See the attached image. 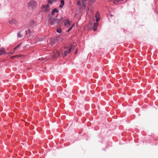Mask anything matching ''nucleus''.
Returning a JSON list of instances; mask_svg holds the SVG:
<instances>
[{
	"label": "nucleus",
	"mask_w": 158,
	"mask_h": 158,
	"mask_svg": "<svg viewBox=\"0 0 158 158\" xmlns=\"http://www.w3.org/2000/svg\"><path fill=\"white\" fill-rule=\"evenodd\" d=\"M18 37L19 38H21L23 36V35L21 34L19 32H18L17 33Z\"/></svg>",
	"instance_id": "15"
},
{
	"label": "nucleus",
	"mask_w": 158,
	"mask_h": 158,
	"mask_svg": "<svg viewBox=\"0 0 158 158\" xmlns=\"http://www.w3.org/2000/svg\"><path fill=\"white\" fill-rule=\"evenodd\" d=\"M17 56H17V57H20L21 56L20 55H17Z\"/></svg>",
	"instance_id": "25"
},
{
	"label": "nucleus",
	"mask_w": 158,
	"mask_h": 158,
	"mask_svg": "<svg viewBox=\"0 0 158 158\" xmlns=\"http://www.w3.org/2000/svg\"><path fill=\"white\" fill-rule=\"evenodd\" d=\"M61 19L57 18L53 19H50V23L52 25L57 26L60 22L61 21Z\"/></svg>",
	"instance_id": "3"
},
{
	"label": "nucleus",
	"mask_w": 158,
	"mask_h": 158,
	"mask_svg": "<svg viewBox=\"0 0 158 158\" xmlns=\"http://www.w3.org/2000/svg\"><path fill=\"white\" fill-rule=\"evenodd\" d=\"M59 10H52L51 13L49 15V18L50 19L54 18H58Z\"/></svg>",
	"instance_id": "1"
},
{
	"label": "nucleus",
	"mask_w": 158,
	"mask_h": 158,
	"mask_svg": "<svg viewBox=\"0 0 158 158\" xmlns=\"http://www.w3.org/2000/svg\"><path fill=\"white\" fill-rule=\"evenodd\" d=\"M77 4L79 6H81V3L79 1L77 2Z\"/></svg>",
	"instance_id": "21"
},
{
	"label": "nucleus",
	"mask_w": 158,
	"mask_h": 158,
	"mask_svg": "<svg viewBox=\"0 0 158 158\" xmlns=\"http://www.w3.org/2000/svg\"><path fill=\"white\" fill-rule=\"evenodd\" d=\"M86 1L85 0H82V5L81 6L82 9H84L83 7H85L86 6Z\"/></svg>",
	"instance_id": "10"
},
{
	"label": "nucleus",
	"mask_w": 158,
	"mask_h": 158,
	"mask_svg": "<svg viewBox=\"0 0 158 158\" xmlns=\"http://www.w3.org/2000/svg\"><path fill=\"white\" fill-rule=\"evenodd\" d=\"M17 55H15V56H11L10 57V58H16V57H17Z\"/></svg>",
	"instance_id": "22"
},
{
	"label": "nucleus",
	"mask_w": 158,
	"mask_h": 158,
	"mask_svg": "<svg viewBox=\"0 0 158 158\" xmlns=\"http://www.w3.org/2000/svg\"><path fill=\"white\" fill-rule=\"evenodd\" d=\"M95 17L96 19V22H98L100 19V14L98 11H97L96 13Z\"/></svg>",
	"instance_id": "5"
},
{
	"label": "nucleus",
	"mask_w": 158,
	"mask_h": 158,
	"mask_svg": "<svg viewBox=\"0 0 158 158\" xmlns=\"http://www.w3.org/2000/svg\"><path fill=\"white\" fill-rule=\"evenodd\" d=\"M87 0H85V1H87Z\"/></svg>",
	"instance_id": "30"
},
{
	"label": "nucleus",
	"mask_w": 158,
	"mask_h": 158,
	"mask_svg": "<svg viewBox=\"0 0 158 158\" xmlns=\"http://www.w3.org/2000/svg\"><path fill=\"white\" fill-rule=\"evenodd\" d=\"M72 46L71 45L70 47H65L64 48V52H62L63 57H64L66 56L69 53L71 50Z\"/></svg>",
	"instance_id": "2"
},
{
	"label": "nucleus",
	"mask_w": 158,
	"mask_h": 158,
	"mask_svg": "<svg viewBox=\"0 0 158 158\" xmlns=\"http://www.w3.org/2000/svg\"><path fill=\"white\" fill-rule=\"evenodd\" d=\"M116 2H119V1H116Z\"/></svg>",
	"instance_id": "29"
},
{
	"label": "nucleus",
	"mask_w": 158,
	"mask_h": 158,
	"mask_svg": "<svg viewBox=\"0 0 158 158\" xmlns=\"http://www.w3.org/2000/svg\"><path fill=\"white\" fill-rule=\"evenodd\" d=\"M49 6L48 5H43L42 6V8H45V10H49Z\"/></svg>",
	"instance_id": "13"
},
{
	"label": "nucleus",
	"mask_w": 158,
	"mask_h": 158,
	"mask_svg": "<svg viewBox=\"0 0 158 158\" xmlns=\"http://www.w3.org/2000/svg\"><path fill=\"white\" fill-rule=\"evenodd\" d=\"M60 53L57 50H54L52 54V57L53 58H56L60 55Z\"/></svg>",
	"instance_id": "4"
},
{
	"label": "nucleus",
	"mask_w": 158,
	"mask_h": 158,
	"mask_svg": "<svg viewBox=\"0 0 158 158\" xmlns=\"http://www.w3.org/2000/svg\"><path fill=\"white\" fill-rule=\"evenodd\" d=\"M57 32L58 33H61V29L60 28H58L57 30Z\"/></svg>",
	"instance_id": "17"
},
{
	"label": "nucleus",
	"mask_w": 158,
	"mask_h": 158,
	"mask_svg": "<svg viewBox=\"0 0 158 158\" xmlns=\"http://www.w3.org/2000/svg\"><path fill=\"white\" fill-rule=\"evenodd\" d=\"M26 33L27 34V33H30V30L29 29L27 31H26Z\"/></svg>",
	"instance_id": "24"
},
{
	"label": "nucleus",
	"mask_w": 158,
	"mask_h": 158,
	"mask_svg": "<svg viewBox=\"0 0 158 158\" xmlns=\"http://www.w3.org/2000/svg\"><path fill=\"white\" fill-rule=\"evenodd\" d=\"M55 40L54 39H52L51 40L50 43L52 45H53L55 43Z\"/></svg>",
	"instance_id": "14"
},
{
	"label": "nucleus",
	"mask_w": 158,
	"mask_h": 158,
	"mask_svg": "<svg viewBox=\"0 0 158 158\" xmlns=\"http://www.w3.org/2000/svg\"><path fill=\"white\" fill-rule=\"evenodd\" d=\"M6 52L5 48H2L0 50V55H2L5 54Z\"/></svg>",
	"instance_id": "9"
},
{
	"label": "nucleus",
	"mask_w": 158,
	"mask_h": 158,
	"mask_svg": "<svg viewBox=\"0 0 158 158\" xmlns=\"http://www.w3.org/2000/svg\"><path fill=\"white\" fill-rule=\"evenodd\" d=\"M35 22L34 21H32L31 23H30V25L31 24L32 26L35 24Z\"/></svg>",
	"instance_id": "20"
},
{
	"label": "nucleus",
	"mask_w": 158,
	"mask_h": 158,
	"mask_svg": "<svg viewBox=\"0 0 158 158\" xmlns=\"http://www.w3.org/2000/svg\"><path fill=\"white\" fill-rule=\"evenodd\" d=\"M87 0H85V1H87Z\"/></svg>",
	"instance_id": "31"
},
{
	"label": "nucleus",
	"mask_w": 158,
	"mask_h": 158,
	"mask_svg": "<svg viewBox=\"0 0 158 158\" xmlns=\"http://www.w3.org/2000/svg\"><path fill=\"white\" fill-rule=\"evenodd\" d=\"M55 0H49L48 1V3L49 4H51L52 3V2Z\"/></svg>",
	"instance_id": "19"
},
{
	"label": "nucleus",
	"mask_w": 158,
	"mask_h": 158,
	"mask_svg": "<svg viewBox=\"0 0 158 158\" xmlns=\"http://www.w3.org/2000/svg\"><path fill=\"white\" fill-rule=\"evenodd\" d=\"M21 43L20 44H18L17 46L15 47L14 48V50H15L17 48H18L20 46V44H21Z\"/></svg>",
	"instance_id": "18"
},
{
	"label": "nucleus",
	"mask_w": 158,
	"mask_h": 158,
	"mask_svg": "<svg viewBox=\"0 0 158 158\" xmlns=\"http://www.w3.org/2000/svg\"><path fill=\"white\" fill-rule=\"evenodd\" d=\"M74 24H72L71 26V27L67 31V32H69L72 29V28L73 27V26H74Z\"/></svg>",
	"instance_id": "16"
},
{
	"label": "nucleus",
	"mask_w": 158,
	"mask_h": 158,
	"mask_svg": "<svg viewBox=\"0 0 158 158\" xmlns=\"http://www.w3.org/2000/svg\"><path fill=\"white\" fill-rule=\"evenodd\" d=\"M8 23L10 24H16L18 22L16 20L14 19H12L8 21Z\"/></svg>",
	"instance_id": "7"
},
{
	"label": "nucleus",
	"mask_w": 158,
	"mask_h": 158,
	"mask_svg": "<svg viewBox=\"0 0 158 158\" xmlns=\"http://www.w3.org/2000/svg\"><path fill=\"white\" fill-rule=\"evenodd\" d=\"M60 2H61V4L59 5V7L60 8H62L63 7L64 5V0H60Z\"/></svg>",
	"instance_id": "12"
},
{
	"label": "nucleus",
	"mask_w": 158,
	"mask_h": 158,
	"mask_svg": "<svg viewBox=\"0 0 158 158\" xmlns=\"http://www.w3.org/2000/svg\"><path fill=\"white\" fill-rule=\"evenodd\" d=\"M77 49H76V51H75V53H74V54H77Z\"/></svg>",
	"instance_id": "23"
},
{
	"label": "nucleus",
	"mask_w": 158,
	"mask_h": 158,
	"mask_svg": "<svg viewBox=\"0 0 158 158\" xmlns=\"http://www.w3.org/2000/svg\"><path fill=\"white\" fill-rule=\"evenodd\" d=\"M14 52H7V53L8 54H9V53H11V54H13V53Z\"/></svg>",
	"instance_id": "26"
},
{
	"label": "nucleus",
	"mask_w": 158,
	"mask_h": 158,
	"mask_svg": "<svg viewBox=\"0 0 158 158\" xmlns=\"http://www.w3.org/2000/svg\"><path fill=\"white\" fill-rule=\"evenodd\" d=\"M114 3H116V2H114Z\"/></svg>",
	"instance_id": "28"
},
{
	"label": "nucleus",
	"mask_w": 158,
	"mask_h": 158,
	"mask_svg": "<svg viewBox=\"0 0 158 158\" xmlns=\"http://www.w3.org/2000/svg\"><path fill=\"white\" fill-rule=\"evenodd\" d=\"M53 10H57L56 8H55V9H53Z\"/></svg>",
	"instance_id": "27"
},
{
	"label": "nucleus",
	"mask_w": 158,
	"mask_h": 158,
	"mask_svg": "<svg viewBox=\"0 0 158 158\" xmlns=\"http://www.w3.org/2000/svg\"><path fill=\"white\" fill-rule=\"evenodd\" d=\"M36 6V2L33 0H32L30 1V7L31 6L33 7L32 9H35V7Z\"/></svg>",
	"instance_id": "6"
},
{
	"label": "nucleus",
	"mask_w": 158,
	"mask_h": 158,
	"mask_svg": "<svg viewBox=\"0 0 158 158\" xmlns=\"http://www.w3.org/2000/svg\"><path fill=\"white\" fill-rule=\"evenodd\" d=\"M71 24L69 22V21L68 19H66L64 21V25L67 27H68L69 26H70Z\"/></svg>",
	"instance_id": "8"
},
{
	"label": "nucleus",
	"mask_w": 158,
	"mask_h": 158,
	"mask_svg": "<svg viewBox=\"0 0 158 158\" xmlns=\"http://www.w3.org/2000/svg\"><path fill=\"white\" fill-rule=\"evenodd\" d=\"M98 26V24L97 23H94L93 27L94 31H95L97 30Z\"/></svg>",
	"instance_id": "11"
}]
</instances>
